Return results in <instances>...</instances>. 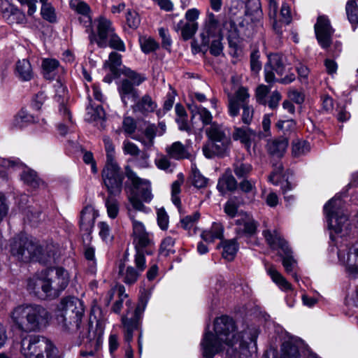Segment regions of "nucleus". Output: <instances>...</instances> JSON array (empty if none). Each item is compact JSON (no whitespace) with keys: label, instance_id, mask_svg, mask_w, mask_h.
Instances as JSON below:
<instances>
[{"label":"nucleus","instance_id":"obj_1","mask_svg":"<svg viewBox=\"0 0 358 358\" xmlns=\"http://www.w3.org/2000/svg\"><path fill=\"white\" fill-rule=\"evenodd\" d=\"M214 332L206 331L201 341L202 355L205 358H213L226 346L228 354L247 358L251 356V350L256 349L259 331L256 327H250L238 332L231 318L222 316L214 322Z\"/></svg>","mask_w":358,"mask_h":358},{"label":"nucleus","instance_id":"obj_2","mask_svg":"<svg viewBox=\"0 0 358 358\" xmlns=\"http://www.w3.org/2000/svg\"><path fill=\"white\" fill-rule=\"evenodd\" d=\"M343 207V201L339 196H334L324 205V211L331 230L330 237L336 244L338 260L345 266L348 275L356 278L358 275V241L350 244L343 238L348 234L350 227Z\"/></svg>","mask_w":358,"mask_h":358},{"label":"nucleus","instance_id":"obj_3","mask_svg":"<svg viewBox=\"0 0 358 358\" xmlns=\"http://www.w3.org/2000/svg\"><path fill=\"white\" fill-rule=\"evenodd\" d=\"M50 315L48 310L38 304H22L10 313L12 327L24 332L38 331L45 328Z\"/></svg>","mask_w":358,"mask_h":358},{"label":"nucleus","instance_id":"obj_4","mask_svg":"<svg viewBox=\"0 0 358 358\" xmlns=\"http://www.w3.org/2000/svg\"><path fill=\"white\" fill-rule=\"evenodd\" d=\"M84 313L82 303L77 298L62 299L55 311L57 324L63 330L74 331L78 329Z\"/></svg>","mask_w":358,"mask_h":358},{"label":"nucleus","instance_id":"obj_5","mask_svg":"<svg viewBox=\"0 0 358 358\" xmlns=\"http://www.w3.org/2000/svg\"><path fill=\"white\" fill-rule=\"evenodd\" d=\"M225 31L228 34L229 40L231 38H235L236 36V24L232 20H227L222 23L221 27L216 15L213 12L208 10L200 31L201 45L208 46L211 39L223 38Z\"/></svg>","mask_w":358,"mask_h":358},{"label":"nucleus","instance_id":"obj_6","mask_svg":"<svg viewBox=\"0 0 358 358\" xmlns=\"http://www.w3.org/2000/svg\"><path fill=\"white\" fill-rule=\"evenodd\" d=\"M262 234L266 243L272 249L281 251L279 252V254L280 256L283 255L282 263L285 271L291 274L295 280L298 282L299 277L295 271L297 268V263L291 255L292 251L287 241L276 229L272 231L268 229L264 230Z\"/></svg>","mask_w":358,"mask_h":358},{"label":"nucleus","instance_id":"obj_7","mask_svg":"<svg viewBox=\"0 0 358 358\" xmlns=\"http://www.w3.org/2000/svg\"><path fill=\"white\" fill-rule=\"evenodd\" d=\"M20 352L24 358H55L56 348L46 338L30 335L22 338Z\"/></svg>","mask_w":358,"mask_h":358},{"label":"nucleus","instance_id":"obj_8","mask_svg":"<svg viewBox=\"0 0 358 358\" xmlns=\"http://www.w3.org/2000/svg\"><path fill=\"white\" fill-rule=\"evenodd\" d=\"M125 174L132 185L129 199L135 209L141 210L143 206L142 201L150 202L153 198L150 183L148 180L138 177L129 166L125 168Z\"/></svg>","mask_w":358,"mask_h":358},{"label":"nucleus","instance_id":"obj_9","mask_svg":"<svg viewBox=\"0 0 358 358\" xmlns=\"http://www.w3.org/2000/svg\"><path fill=\"white\" fill-rule=\"evenodd\" d=\"M125 174L132 185L129 199L135 209L141 210L143 206L142 201L150 202L153 198L150 183L148 180L138 177L129 166L125 168Z\"/></svg>","mask_w":358,"mask_h":358},{"label":"nucleus","instance_id":"obj_10","mask_svg":"<svg viewBox=\"0 0 358 358\" xmlns=\"http://www.w3.org/2000/svg\"><path fill=\"white\" fill-rule=\"evenodd\" d=\"M206 133L211 141L203 146V155L207 158L224 155L228 150L231 141L222 126L213 122L207 129Z\"/></svg>","mask_w":358,"mask_h":358},{"label":"nucleus","instance_id":"obj_11","mask_svg":"<svg viewBox=\"0 0 358 358\" xmlns=\"http://www.w3.org/2000/svg\"><path fill=\"white\" fill-rule=\"evenodd\" d=\"M45 280L43 288L46 289L48 299H55L66 288L69 275L65 269L57 267L43 271Z\"/></svg>","mask_w":358,"mask_h":358},{"label":"nucleus","instance_id":"obj_12","mask_svg":"<svg viewBox=\"0 0 358 358\" xmlns=\"http://www.w3.org/2000/svg\"><path fill=\"white\" fill-rule=\"evenodd\" d=\"M285 72V59L278 54H271L268 57V62L264 66L265 80L267 83L278 82L289 84L295 80L294 73H290L284 78H276L275 75L282 77Z\"/></svg>","mask_w":358,"mask_h":358},{"label":"nucleus","instance_id":"obj_13","mask_svg":"<svg viewBox=\"0 0 358 358\" xmlns=\"http://www.w3.org/2000/svg\"><path fill=\"white\" fill-rule=\"evenodd\" d=\"M41 248L32 239L22 237L15 240L11 247V252L19 260L27 262L38 260Z\"/></svg>","mask_w":358,"mask_h":358},{"label":"nucleus","instance_id":"obj_14","mask_svg":"<svg viewBox=\"0 0 358 358\" xmlns=\"http://www.w3.org/2000/svg\"><path fill=\"white\" fill-rule=\"evenodd\" d=\"M105 186L110 195H119L122 191L124 176L117 164L108 162L102 171Z\"/></svg>","mask_w":358,"mask_h":358},{"label":"nucleus","instance_id":"obj_15","mask_svg":"<svg viewBox=\"0 0 358 358\" xmlns=\"http://www.w3.org/2000/svg\"><path fill=\"white\" fill-rule=\"evenodd\" d=\"M150 292L144 290L141 293L138 303L135 309L134 319H128L126 317L122 318V328L124 334V340L129 343L133 339V332L137 329L138 326V320L144 311L147 303L150 296Z\"/></svg>","mask_w":358,"mask_h":358},{"label":"nucleus","instance_id":"obj_16","mask_svg":"<svg viewBox=\"0 0 358 358\" xmlns=\"http://www.w3.org/2000/svg\"><path fill=\"white\" fill-rule=\"evenodd\" d=\"M96 22L97 36L92 31L89 36L90 42H96L100 48H106L108 46V38L115 33L114 27L110 20L104 17H99Z\"/></svg>","mask_w":358,"mask_h":358},{"label":"nucleus","instance_id":"obj_17","mask_svg":"<svg viewBox=\"0 0 358 358\" xmlns=\"http://www.w3.org/2000/svg\"><path fill=\"white\" fill-rule=\"evenodd\" d=\"M127 76L130 80L128 79L122 80L119 87V92L124 104H127L129 99L135 101L137 97V92L133 85H138L143 81V78L141 76L132 71H129Z\"/></svg>","mask_w":358,"mask_h":358},{"label":"nucleus","instance_id":"obj_18","mask_svg":"<svg viewBox=\"0 0 358 358\" xmlns=\"http://www.w3.org/2000/svg\"><path fill=\"white\" fill-rule=\"evenodd\" d=\"M248 90L245 87H240L235 91L234 94L227 93L228 97V112L231 117H237L239 114L241 105L248 103L250 99Z\"/></svg>","mask_w":358,"mask_h":358},{"label":"nucleus","instance_id":"obj_19","mask_svg":"<svg viewBox=\"0 0 358 358\" xmlns=\"http://www.w3.org/2000/svg\"><path fill=\"white\" fill-rule=\"evenodd\" d=\"M315 31L320 45L323 48L329 47L334 31L330 25L329 20L326 17H318L315 24Z\"/></svg>","mask_w":358,"mask_h":358},{"label":"nucleus","instance_id":"obj_20","mask_svg":"<svg viewBox=\"0 0 358 358\" xmlns=\"http://www.w3.org/2000/svg\"><path fill=\"white\" fill-rule=\"evenodd\" d=\"M98 211L92 206H85L80 212V228L85 234L90 236L93 230Z\"/></svg>","mask_w":358,"mask_h":358},{"label":"nucleus","instance_id":"obj_21","mask_svg":"<svg viewBox=\"0 0 358 358\" xmlns=\"http://www.w3.org/2000/svg\"><path fill=\"white\" fill-rule=\"evenodd\" d=\"M236 224V231L239 236L252 237L257 234L258 223L248 215L237 219Z\"/></svg>","mask_w":358,"mask_h":358},{"label":"nucleus","instance_id":"obj_22","mask_svg":"<svg viewBox=\"0 0 358 358\" xmlns=\"http://www.w3.org/2000/svg\"><path fill=\"white\" fill-rule=\"evenodd\" d=\"M45 280L43 271L34 275L27 280V289L29 293L41 299H48L46 289L43 288Z\"/></svg>","mask_w":358,"mask_h":358},{"label":"nucleus","instance_id":"obj_23","mask_svg":"<svg viewBox=\"0 0 358 358\" xmlns=\"http://www.w3.org/2000/svg\"><path fill=\"white\" fill-rule=\"evenodd\" d=\"M54 88L55 92V99L60 105L59 113L64 116V120L66 118L69 122H71V115L67 107L64 105L68 96L66 87L59 81H57L54 85Z\"/></svg>","mask_w":358,"mask_h":358},{"label":"nucleus","instance_id":"obj_24","mask_svg":"<svg viewBox=\"0 0 358 358\" xmlns=\"http://www.w3.org/2000/svg\"><path fill=\"white\" fill-rule=\"evenodd\" d=\"M134 244L136 248H145L150 243L148 234L142 222L133 220Z\"/></svg>","mask_w":358,"mask_h":358},{"label":"nucleus","instance_id":"obj_25","mask_svg":"<svg viewBox=\"0 0 358 358\" xmlns=\"http://www.w3.org/2000/svg\"><path fill=\"white\" fill-rule=\"evenodd\" d=\"M3 16L10 24H24L27 22L25 14L13 4L8 3L3 9Z\"/></svg>","mask_w":358,"mask_h":358},{"label":"nucleus","instance_id":"obj_26","mask_svg":"<svg viewBox=\"0 0 358 358\" xmlns=\"http://www.w3.org/2000/svg\"><path fill=\"white\" fill-rule=\"evenodd\" d=\"M69 4L73 10L82 15L80 17V22L83 23L86 27L91 26L92 20L90 15V6L80 0H71Z\"/></svg>","mask_w":358,"mask_h":358},{"label":"nucleus","instance_id":"obj_27","mask_svg":"<svg viewBox=\"0 0 358 358\" xmlns=\"http://www.w3.org/2000/svg\"><path fill=\"white\" fill-rule=\"evenodd\" d=\"M268 275L273 282L283 292L292 290V285L273 265H268L266 267Z\"/></svg>","mask_w":358,"mask_h":358},{"label":"nucleus","instance_id":"obj_28","mask_svg":"<svg viewBox=\"0 0 358 358\" xmlns=\"http://www.w3.org/2000/svg\"><path fill=\"white\" fill-rule=\"evenodd\" d=\"M288 146V141L284 138L268 141L266 144V150L269 155L281 157L283 156Z\"/></svg>","mask_w":358,"mask_h":358},{"label":"nucleus","instance_id":"obj_29","mask_svg":"<svg viewBox=\"0 0 358 358\" xmlns=\"http://www.w3.org/2000/svg\"><path fill=\"white\" fill-rule=\"evenodd\" d=\"M16 76L22 81H29L34 77V71L29 60H19L15 66Z\"/></svg>","mask_w":358,"mask_h":358},{"label":"nucleus","instance_id":"obj_30","mask_svg":"<svg viewBox=\"0 0 358 358\" xmlns=\"http://www.w3.org/2000/svg\"><path fill=\"white\" fill-rule=\"evenodd\" d=\"M166 150L170 157L178 160L191 157L188 147L180 141L173 143L171 146L167 147Z\"/></svg>","mask_w":358,"mask_h":358},{"label":"nucleus","instance_id":"obj_31","mask_svg":"<svg viewBox=\"0 0 358 358\" xmlns=\"http://www.w3.org/2000/svg\"><path fill=\"white\" fill-rule=\"evenodd\" d=\"M255 136L254 131L248 127H234L232 134L234 141H240L246 147L250 148L252 138Z\"/></svg>","mask_w":358,"mask_h":358},{"label":"nucleus","instance_id":"obj_32","mask_svg":"<svg viewBox=\"0 0 358 358\" xmlns=\"http://www.w3.org/2000/svg\"><path fill=\"white\" fill-rule=\"evenodd\" d=\"M118 274L124 283L127 285H132L137 281L141 272L132 266H129L125 267L124 264H121L119 266Z\"/></svg>","mask_w":358,"mask_h":358},{"label":"nucleus","instance_id":"obj_33","mask_svg":"<svg viewBox=\"0 0 358 358\" xmlns=\"http://www.w3.org/2000/svg\"><path fill=\"white\" fill-rule=\"evenodd\" d=\"M224 228L219 223H213L209 230L203 231L201 234L202 239L208 243H212L215 239H222L223 238Z\"/></svg>","mask_w":358,"mask_h":358},{"label":"nucleus","instance_id":"obj_34","mask_svg":"<svg viewBox=\"0 0 358 358\" xmlns=\"http://www.w3.org/2000/svg\"><path fill=\"white\" fill-rule=\"evenodd\" d=\"M237 182L230 172H226L218 180L217 189L224 193L227 190L233 191L236 189Z\"/></svg>","mask_w":358,"mask_h":358},{"label":"nucleus","instance_id":"obj_35","mask_svg":"<svg viewBox=\"0 0 358 358\" xmlns=\"http://www.w3.org/2000/svg\"><path fill=\"white\" fill-rule=\"evenodd\" d=\"M223 248L222 257L228 260L232 261L238 250V245L235 239L227 240L222 242Z\"/></svg>","mask_w":358,"mask_h":358},{"label":"nucleus","instance_id":"obj_36","mask_svg":"<svg viewBox=\"0 0 358 358\" xmlns=\"http://www.w3.org/2000/svg\"><path fill=\"white\" fill-rule=\"evenodd\" d=\"M155 108V104L151 97L149 95H145L136 103L134 110L143 115H147L149 113L153 112Z\"/></svg>","mask_w":358,"mask_h":358},{"label":"nucleus","instance_id":"obj_37","mask_svg":"<svg viewBox=\"0 0 358 358\" xmlns=\"http://www.w3.org/2000/svg\"><path fill=\"white\" fill-rule=\"evenodd\" d=\"M178 29H180L181 31V36L185 41H187L192 38L199 28L198 22H185L184 23L182 20H180L177 25Z\"/></svg>","mask_w":358,"mask_h":358},{"label":"nucleus","instance_id":"obj_38","mask_svg":"<svg viewBox=\"0 0 358 358\" xmlns=\"http://www.w3.org/2000/svg\"><path fill=\"white\" fill-rule=\"evenodd\" d=\"M189 110L193 117L199 115L203 125L212 123L213 115L211 113L204 107L197 105L189 106Z\"/></svg>","mask_w":358,"mask_h":358},{"label":"nucleus","instance_id":"obj_39","mask_svg":"<svg viewBox=\"0 0 358 358\" xmlns=\"http://www.w3.org/2000/svg\"><path fill=\"white\" fill-rule=\"evenodd\" d=\"M310 148V145L307 141L296 140L292 143V154L294 157H300L308 153Z\"/></svg>","mask_w":358,"mask_h":358},{"label":"nucleus","instance_id":"obj_40","mask_svg":"<svg viewBox=\"0 0 358 358\" xmlns=\"http://www.w3.org/2000/svg\"><path fill=\"white\" fill-rule=\"evenodd\" d=\"M184 182V176L182 173L178 175V180L173 182L171 185V199L173 203L177 206H180V199L179 194L180 192V186Z\"/></svg>","mask_w":358,"mask_h":358},{"label":"nucleus","instance_id":"obj_41","mask_svg":"<svg viewBox=\"0 0 358 358\" xmlns=\"http://www.w3.org/2000/svg\"><path fill=\"white\" fill-rule=\"evenodd\" d=\"M105 116L104 110L101 106H90L87 108L86 120L89 122H94L99 120H103Z\"/></svg>","mask_w":358,"mask_h":358},{"label":"nucleus","instance_id":"obj_42","mask_svg":"<svg viewBox=\"0 0 358 358\" xmlns=\"http://www.w3.org/2000/svg\"><path fill=\"white\" fill-rule=\"evenodd\" d=\"M348 20L352 24H358V6L355 0H349L345 7Z\"/></svg>","mask_w":358,"mask_h":358},{"label":"nucleus","instance_id":"obj_43","mask_svg":"<svg viewBox=\"0 0 358 358\" xmlns=\"http://www.w3.org/2000/svg\"><path fill=\"white\" fill-rule=\"evenodd\" d=\"M34 122V117L28 113L27 110H21L18 114L15 116L13 124L16 127H23L27 123Z\"/></svg>","mask_w":358,"mask_h":358},{"label":"nucleus","instance_id":"obj_44","mask_svg":"<svg viewBox=\"0 0 358 358\" xmlns=\"http://www.w3.org/2000/svg\"><path fill=\"white\" fill-rule=\"evenodd\" d=\"M99 235L103 241L110 243L113 240V234L109 224L106 222H100L98 224Z\"/></svg>","mask_w":358,"mask_h":358},{"label":"nucleus","instance_id":"obj_45","mask_svg":"<svg viewBox=\"0 0 358 358\" xmlns=\"http://www.w3.org/2000/svg\"><path fill=\"white\" fill-rule=\"evenodd\" d=\"M268 9H269V17L271 19H273V27L277 33L280 34L281 26L277 22V15H278V3L276 0H268Z\"/></svg>","mask_w":358,"mask_h":358},{"label":"nucleus","instance_id":"obj_46","mask_svg":"<svg viewBox=\"0 0 358 358\" xmlns=\"http://www.w3.org/2000/svg\"><path fill=\"white\" fill-rule=\"evenodd\" d=\"M192 185L199 189L204 188L207 186L208 179L204 177L196 168L192 169L191 175Z\"/></svg>","mask_w":358,"mask_h":358},{"label":"nucleus","instance_id":"obj_47","mask_svg":"<svg viewBox=\"0 0 358 358\" xmlns=\"http://www.w3.org/2000/svg\"><path fill=\"white\" fill-rule=\"evenodd\" d=\"M139 43L142 51L145 54L154 51L157 48L155 39L148 36H140Z\"/></svg>","mask_w":358,"mask_h":358},{"label":"nucleus","instance_id":"obj_48","mask_svg":"<svg viewBox=\"0 0 358 358\" xmlns=\"http://www.w3.org/2000/svg\"><path fill=\"white\" fill-rule=\"evenodd\" d=\"M21 178L28 185L34 188L39 185V179L37 177L36 173L33 170H24L21 175Z\"/></svg>","mask_w":358,"mask_h":358},{"label":"nucleus","instance_id":"obj_49","mask_svg":"<svg viewBox=\"0 0 358 358\" xmlns=\"http://www.w3.org/2000/svg\"><path fill=\"white\" fill-rule=\"evenodd\" d=\"M41 1L43 3L41 10L43 18L50 22H55L57 16L54 8L51 5L45 3V0Z\"/></svg>","mask_w":358,"mask_h":358},{"label":"nucleus","instance_id":"obj_50","mask_svg":"<svg viewBox=\"0 0 358 358\" xmlns=\"http://www.w3.org/2000/svg\"><path fill=\"white\" fill-rule=\"evenodd\" d=\"M105 205L107 209V214L111 219H115L119 213V203L117 201L111 197L106 199Z\"/></svg>","mask_w":358,"mask_h":358},{"label":"nucleus","instance_id":"obj_51","mask_svg":"<svg viewBox=\"0 0 358 358\" xmlns=\"http://www.w3.org/2000/svg\"><path fill=\"white\" fill-rule=\"evenodd\" d=\"M108 46L120 52H124L126 50L123 41L115 33L108 38Z\"/></svg>","mask_w":358,"mask_h":358},{"label":"nucleus","instance_id":"obj_52","mask_svg":"<svg viewBox=\"0 0 358 358\" xmlns=\"http://www.w3.org/2000/svg\"><path fill=\"white\" fill-rule=\"evenodd\" d=\"M241 108L243 110L241 115V120L245 124H250L252 120L254 115L253 107L248 103L241 105Z\"/></svg>","mask_w":358,"mask_h":358},{"label":"nucleus","instance_id":"obj_53","mask_svg":"<svg viewBox=\"0 0 358 358\" xmlns=\"http://www.w3.org/2000/svg\"><path fill=\"white\" fill-rule=\"evenodd\" d=\"M155 137V125L148 126L144 133L142 139V143L147 147L154 145V140Z\"/></svg>","mask_w":358,"mask_h":358},{"label":"nucleus","instance_id":"obj_54","mask_svg":"<svg viewBox=\"0 0 358 358\" xmlns=\"http://www.w3.org/2000/svg\"><path fill=\"white\" fill-rule=\"evenodd\" d=\"M121 55L117 52H112L109 55L108 60L105 62L104 66H108L110 71H113L117 66L121 65Z\"/></svg>","mask_w":358,"mask_h":358},{"label":"nucleus","instance_id":"obj_55","mask_svg":"<svg viewBox=\"0 0 358 358\" xmlns=\"http://www.w3.org/2000/svg\"><path fill=\"white\" fill-rule=\"evenodd\" d=\"M270 89L264 85H260L256 90V99L257 103L262 105H266V96L268 95Z\"/></svg>","mask_w":358,"mask_h":358},{"label":"nucleus","instance_id":"obj_56","mask_svg":"<svg viewBox=\"0 0 358 358\" xmlns=\"http://www.w3.org/2000/svg\"><path fill=\"white\" fill-rule=\"evenodd\" d=\"M277 128L282 131L285 134L293 131L296 128V123L292 120H279L276 123Z\"/></svg>","mask_w":358,"mask_h":358},{"label":"nucleus","instance_id":"obj_57","mask_svg":"<svg viewBox=\"0 0 358 358\" xmlns=\"http://www.w3.org/2000/svg\"><path fill=\"white\" fill-rule=\"evenodd\" d=\"M234 168L235 174L239 178L245 177L250 172L252 169L250 164L241 162L235 163Z\"/></svg>","mask_w":358,"mask_h":358},{"label":"nucleus","instance_id":"obj_58","mask_svg":"<svg viewBox=\"0 0 358 358\" xmlns=\"http://www.w3.org/2000/svg\"><path fill=\"white\" fill-rule=\"evenodd\" d=\"M115 289L118 292L119 300L124 301L128 298V294L125 292V287L122 285H117L115 288L111 289L108 292V303H109L113 298Z\"/></svg>","mask_w":358,"mask_h":358},{"label":"nucleus","instance_id":"obj_59","mask_svg":"<svg viewBox=\"0 0 358 358\" xmlns=\"http://www.w3.org/2000/svg\"><path fill=\"white\" fill-rule=\"evenodd\" d=\"M174 241L171 237H166L164 239L160 246V253L164 256L169 255L173 252V247Z\"/></svg>","mask_w":358,"mask_h":358},{"label":"nucleus","instance_id":"obj_60","mask_svg":"<svg viewBox=\"0 0 358 358\" xmlns=\"http://www.w3.org/2000/svg\"><path fill=\"white\" fill-rule=\"evenodd\" d=\"M199 214L194 213L191 215H187L180 220L181 225L185 229H189L193 227L195 222L199 220Z\"/></svg>","mask_w":358,"mask_h":358},{"label":"nucleus","instance_id":"obj_61","mask_svg":"<svg viewBox=\"0 0 358 358\" xmlns=\"http://www.w3.org/2000/svg\"><path fill=\"white\" fill-rule=\"evenodd\" d=\"M238 203L234 198L230 199L224 206V212L229 216L234 217L237 213Z\"/></svg>","mask_w":358,"mask_h":358},{"label":"nucleus","instance_id":"obj_62","mask_svg":"<svg viewBox=\"0 0 358 358\" xmlns=\"http://www.w3.org/2000/svg\"><path fill=\"white\" fill-rule=\"evenodd\" d=\"M123 151L124 154L135 157H138L141 154V151L136 145L129 141L123 142Z\"/></svg>","mask_w":358,"mask_h":358},{"label":"nucleus","instance_id":"obj_63","mask_svg":"<svg viewBox=\"0 0 358 358\" xmlns=\"http://www.w3.org/2000/svg\"><path fill=\"white\" fill-rule=\"evenodd\" d=\"M126 18L128 26L132 29H136L140 24L139 16L135 11H128Z\"/></svg>","mask_w":358,"mask_h":358},{"label":"nucleus","instance_id":"obj_64","mask_svg":"<svg viewBox=\"0 0 358 358\" xmlns=\"http://www.w3.org/2000/svg\"><path fill=\"white\" fill-rule=\"evenodd\" d=\"M280 24H288L292 20L290 8L287 3H283L280 9Z\"/></svg>","mask_w":358,"mask_h":358}]
</instances>
